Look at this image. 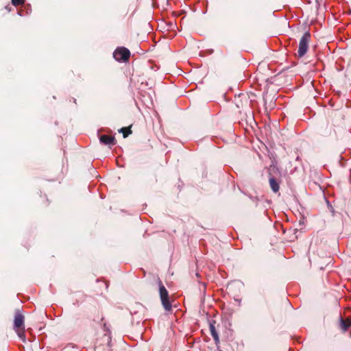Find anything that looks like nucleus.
Returning <instances> with one entry per match:
<instances>
[{"label": "nucleus", "instance_id": "1", "mask_svg": "<svg viewBox=\"0 0 351 351\" xmlns=\"http://www.w3.org/2000/svg\"><path fill=\"white\" fill-rule=\"evenodd\" d=\"M24 317L21 314H16L14 317V327L18 336L25 341V331H24Z\"/></svg>", "mask_w": 351, "mask_h": 351}, {"label": "nucleus", "instance_id": "2", "mask_svg": "<svg viewBox=\"0 0 351 351\" xmlns=\"http://www.w3.org/2000/svg\"><path fill=\"white\" fill-rule=\"evenodd\" d=\"M310 38L311 34L308 32H305L302 36L299 43V48L298 51V55L299 57H303L306 53Z\"/></svg>", "mask_w": 351, "mask_h": 351}, {"label": "nucleus", "instance_id": "3", "mask_svg": "<svg viewBox=\"0 0 351 351\" xmlns=\"http://www.w3.org/2000/svg\"><path fill=\"white\" fill-rule=\"evenodd\" d=\"M159 292L160 297L162 304L163 307L166 311H169L171 308V304L169 300V293L166 288L162 284L161 282L159 283Z\"/></svg>", "mask_w": 351, "mask_h": 351}, {"label": "nucleus", "instance_id": "4", "mask_svg": "<svg viewBox=\"0 0 351 351\" xmlns=\"http://www.w3.org/2000/svg\"><path fill=\"white\" fill-rule=\"evenodd\" d=\"M130 56V51L125 47L117 48L113 53V56L116 60L119 62H125L128 60Z\"/></svg>", "mask_w": 351, "mask_h": 351}, {"label": "nucleus", "instance_id": "5", "mask_svg": "<svg viewBox=\"0 0 351 351\" xmlns=\"http://www.w3.org/2000/svg\"><path fill=\"white\" fill-rule=\"evenodd\" d=\"M99 140L101 143L105 145H114L115 144V138L111 136L101 135Z\"/></svg>", "mask_w": 351, "mask_h": 351}, {"label": "nucleus", "instance_id": "6", "mask_svg": "<svg viewBox=\"0 0 351 351\" xmlns=\"http://www.w3.org/2000/svg\"><path fill=\"white\" fill-rule=\"evenodd\" d=\"M269 185H270L271 190L274 193H276L279 191V184L274 178H271L269 179Z\"/></svg>", "mask_w": 351, "mask_h": 351}, {"label": "nucleus", "instance_id": "7", "mask_svg": "<svg viewBox=\"0 0 351 351\" xmlns=\"http://www.w3.org/2000/svg\"><path fill=\"white\" fill-rule=\"evenodd\" d=\"M350 326L351 320L350 319H346V320H341V327L344 332L346 331Z\"/></svg>", "mask_w": 351, "mask_h": 351}, {"label": "nucleus", "instance_id": "8", "mask_svg": "<svg viewBox=\"0 0 351 351\" xmlns=\"http://www.w3.org/2000/svg\"><path fill=\"white\" fill-rule=\"evenodd\" d=\"M210 333L216 342L219 341L218 334L215 330V326L213 324H210Z\"/></svg>", "mask_w": 351, "mask_h": 351}, {"label": "nucleus", "instance_id": "9", "mask_svg": "<svg viewBox=\"0 0 351 351\" xmlns=\"http://www.w3.org/2000/svg\"><path fill=\"white\" fill-rule=\"evenodd\" d=\"M120 132L123 133V135L124 138L127 137L129 135V134L131 133V130L129 128H122L120 130Z\"/></svg>", "mask_w": 351, "mask_h": 351}, {"label": "nucleus", "instance_id": "10", "mask_svg": "<svg viewBox=\"0 0 351 351\" xmlns=\"http://www.w3.org/2000/svg\"><path fill=\"white\" fill-rule=\"evenodd\" d=\"M25 2V0H12V3L14 5H19L23 4Z\"/></svg>", "mask_w": 351, "mask_h": 351}]
</instances>
